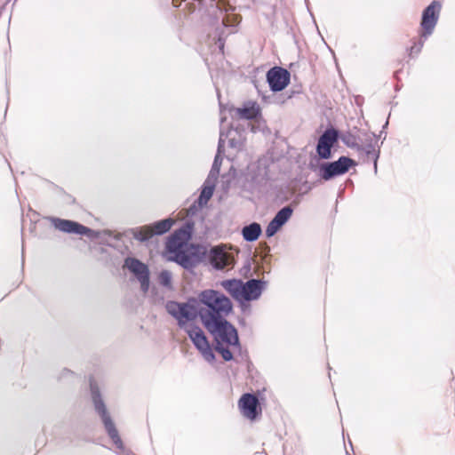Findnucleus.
Wrapping results in <instances>:
<instances>
[{"instance_id": "dca6fc26", "label": "nucleus", "mask_w": 455, "mask_h": 455, "mask_svg": "<svg viewBox=\"0 0 455 455\" xmlns=\"http://www.w3.org/2000/svg\"><path fill=\"white\" fill-rule=\"evenodd\" d=\"M221 286L236 300L243 301V283L232 279L221 282Z\"/></svg>"}, {"instance_id": "39448f33", "label": "nucleus", "mask_w": 455, "mask_h": 455, "mask_svg": "<svg viewBox=\"0 0 455 455\" xmlns=\"http://www.w3.org/2000/svg\"><path fill=\"white\" fill-rule=\"evenodd\" d=\"M185 330L195 347L201 352L204 358L207 360L212 359L214 356L204 331L196 325H189V327Z\"/></svg>"}, {"instance_id": "f03ea898", "label": "nucleus", "mask_w": 455, "mask_h": 455, "mask_svg": "<svg viewBox=\"0 0 455 455\" xmlns=\"http://www.w3.org/2000/svg\"><path fill=\"white\" fill-rule=\"evenodd\" d=\"M442 4L438 1H433L422 13L420 22V37L426 38L430 36L438 21ZM423 40L419 38L417 42H413L412 45L407 50L408 56L413 58L419 54L423 47Z\"/></svg>"}, {"instance_id": "1a4fd4ad", "label": "nucleus", "mask_w": 455, "mask_h": 455, "mask_svg": "<svg viewBox=\"0 0 455 455\" xmlns=\"http://www.w3.org/2000/svg\"><path fill=\"white\" fill-rule=\"evenodd\" d=\"M339 138L338 131L334 128L327 129L319 138L316 151L323 159H328L331 156V148Z\"/></svg>"}, {"instance_id": "4be33fe9", "label": "nucleus", "mask_w": 455, "mask_h": 455, "mask_svg": "<svg viewBox=\"0 0 455 455\" xmlns=\"http://www.w3.org/2000/svg\"><path fill=\"white\" fill-rule=\"evenodd\" d=\"M154 235L153 228L150 226L142 227L138 233L135 235V237L140 241H147L150 239Z\"/></svg>"}, {"instance_id": "0eeeda50", "label": "nucleus", "mask_w": 455, "mask_h": 455, "mask_svg": "<svg viewBox=\"0 0 455 455\" xmlns=\"http://www.w3.org/2000/svg\"><path fill=\"white\" fill-rule=\"evenodd\" d=\"M94 405H95V410L100 414V416L103 421V424L108 432V435H109V437L112 439L114 443L117 447H121L122 440L118 435V431L116 428L114 422L112 421V419L106 409V406H105L103 401L100 398L94 399Z\"/></svg>"}, {"instance_id": "20e7f679", "label": "nucleus", "mask_w": 455, "mask_h": 455, "mask_svg": "<svg viewBox=\"0 0 455 455\" xmlns=\"http://www.w3.org/2000/svg\"><path fill=\"white\" fill-rule=\"evenodd\" d=\"M355 164V163L353 159L340 156L337 161L321 166V177L324 180H329L335 176L346 173Z\"/></svg>"}, {"instance_id": "ddd939ff", "label": "nucleus", "mask_w": 455, "mask_h": 455, "mask_svg": "<svg viewBox=\"0 0 455 455\" xmlns=\"http://www.w3.org/2000/svg\"><path fill=\"white\" fill-rule=\"evenodd\" d=\"M49 220L56 229L65 233L88 235L91 232L90 228L76 221L54 217L49 218Z\"/></svg>"}, {"instance_id": "b1692460", "label": "nucleus", "mask_w": 455, "mask_h": 455, "mask_svg": "<svg viewBox=\"0 0 455 455\" xmlns=\"http://www.w3.org/2000/svg\"><path fill=\"white\" fill-rule=\"evenodd\" d=\"M213 194V188L212 187H205L201 192L199 196V204H206L207 202L211 199Z\"/></svg>"}, {"instance_id": "9d476101", "label": "nucleus", "mask_w": 455, "mask_h": 455, "mask_svg": "<svg viewBox=\"0 0 455 455\" xmlns=\"http://www.w3.org/2000/svg\"><path fill=\"white\" fill-rule=\"evenodd\" d=\"M210 261L217 269L233 267L235 264L234 255L228 251L225 246H217L211 250Z\"/></svg>"}, {"instance_id": "f8f14e48", "label": "nucleus", "mask_w": 455, "mask_h": 455, "mask_svg": "<svg viewBox=\"0 0 455 455\" xmlns=\"http://www.w3.org/2000/svg\"><path fill=\"white\" fill-rule=\"evenodd\" d=\"M267 82L272 91L280 92L283 90L290 82V73L280 67H275L267 74Z\"/></svg>"}, {"instance_id": "2eb2a0df", "label": "nucleus", "mask_w": 455, "mask_h": 455, "mask_svg": "<svg viewBox=\"0 0 455 455\" xmlns=\"http://www.w3.org/2000/svg\"><path fill=\"white\" fill-rule=\"evenodd\" d=\"M262 286L260 281L251 279L243 283V301L256 299L261 294Z\"/></svg>"}, {"instance_id": "393cba45", "label": "nucleus", "mask_w": 455, "mask_h": 455, "mask_svg": "<svg viewBox=\"0 0 455 455\" xmlns=\"http://www.w3.org/2000/svg\"><path fill=\"white\" fill-rule=\"evenodd\" d=\"M225 2H226L225 0H219L218 3H217L218 8L227 10L225 8V6H224L225 5Z\"/></svg>"}, {"instance_id": "5701e85b", "label": "nucleus", "mask_w": 455, "mask_h": 455, "mask_svg": "<svg viewBox=\"0 0 455 455\" xmlns=\"http://www.w3.org/2000/svg\"><path fill=\"white\" fill-rule=\"evenodd\" d=\"M161 285L171 288L172 287V274L168 270H163L158 276Z\"/></svg>"}, {"instance_id": "6e6552de", "label": "nucleus", "mask_w": 455, "mask_h": 455, "mask_svg": "<svg viewBox=\"0 0 455 455\" xmlns=\"http://www.w3.org/2000/svg\"><path fill=\"white\" fill-rule=\"evenodd\" d=\"M238 407L243 416L251 420L261 414L259 400L252 394H243L238 401Z\"/></svg>"}, {"instance_id": "7ed1b4c3", "label": "nucleus", "mask_w": 455, "mask_h": 455, "mask_svg": "<svg viewBox=\"0 0 455 455\" xmlns=\"http://www.w3.org/2000/svg\"><path fill=\"white\" fill-rule=\"evenodd\" d=\"M166 311L177 321L180 328L187 329L190 322L199 315L197 308L191 300L188 302L168 301L165 305Z\"/></svg>"}, {"instance_id": "f257e3e1", "label": "nucleus", "mask_w": 455, "mask_h": 455, "mask_svg": "<svg viewBox=\"0 0 455 455\" xmlns=\"http://www.w3.org/2000/svg\"><path fill=\"white\" fill-rule=\"evenodd\" d=\"M199 316L204 328L219 342L235 343L237 331L227 320L233 312L231 300L220 291L208 289L198 295Z\"/></svg>"}, {"instance_id": "aec40b11", "label": "nucleus", "mask_w": 455, "mask_h": 455, "mask_svg": "<svg viewBox=\"0 0 455 455\" xmlns=\"http://www.w3.org/2000/svg\"><path fill=\"white\" fill-rule=\"evenodd\" d=\"M173 224H174V220L170 219V218L155 222L154 224L151 225V227L153 228L154 235H163V234L168 232L172 228Z\"/></svg>"}, {"instance_id": "a211bd4d", "label": "nucleus", "mask_w": 455, "mask_h": 455, "mask_svg": "<svg viewBox=\"0 0 455 455\" xmlns=\"http://www.w3.org/2000/svg\"><path fill=\"white\" fill-rule=\"evenodd\" d=\"M259 109L255 102L250 103L243 108H237L234 109L233 117L236 119L251 120L257 117Z\"/></svg>"}, {"instance_id": "4468645a", "label": "nucleus", "mask_w": 455, "mask_h": 455, "mask_svg": "<svg viewBox=\"0 0 455 455\" xmlns=\"http://www.w3.org/2000/svg\"><path fill=\"white\" fill-rule=\"evenodd\" d=\"M291 214L292 209L290 206H286L281 209L267 225L266 228V235L267 237L273 236L291 218Z\"/></svg>"}, {"instance_id": "412c9836", "label": "nucleus", "mask_w": 455, "mask_h": 455, "mask_svg": "<svg viewBox=\"0 0 455 455\" xmlns=\"http://www.w3.org/2000/svg\"><path fill=\"white\" fill-rule=\"evenodd\" d=\"M216 341V350L220 353V355H222L223 359L225 361H229L233 358V355L231 353V351L228 349V347H231V346H238V343H239V340L237 339V341L235 343H228V342H219L218 340H215Z\"/></svg>"}, {"instance_id": "423d86ee", "label": "nucleus", "mask_w": 455, "mask_h": 455, "mask_svg": "<svg viewBox=\"0 0 455 455\" xmlns=\"http://www.w3.org/2000/svg\"><path fill=\"white\" fill-rule=\"evenodd\" d=\"M124 266L137 276L140 283V288L143 293L146 294L149 289V271L148 266L134 258L126 259Z\"/></svg>"}, {"instance_id": "9b49d317", "label": "nucleus", "mask_w": 455, "mask_h": 455, "mask_svg": "<svg viewBox=\"0 0 455 455\" xmlns=\"http://www.w3.org/2000/svg\"><path fill=\"white\" fill-rule=\"evenodd\" d=\"M189 238V232L186 228H180L169 237L166 243V249L168 251L176 254L177 258H179L183 253Z\"/></svg>"}, {"instance_id": "6ab92c4d", "label": "nucleus", "mask_w": 455, "mask_h": 455, "mask_svg": "<svg viewBox=\"0 0 455 455\" xmlns=\"http://www.w3.org/2000/svg\"><path fill=\"white\" fill-rule=\"evenodd\" d=\"M261 227L259 223L253 222L248 226L243 227L242 229V235L245 241L253 242L256 241L261 234Z\"/></svg>"}, {"instance_id": "f3484780", "label": "nucleus", "mask_w": 455, "mask_h": 455, "mask_svg": "<svg viewBox=\"0 0 455 455\" xmlns=\"http://www.w3.org/2000/svg\"><path fill=\"white\" fill-rule=\"evenodd\" d=\"M221 286L236 300L243 301V283L232 279L221 282Z\"/></svg>"}]
</instances>
